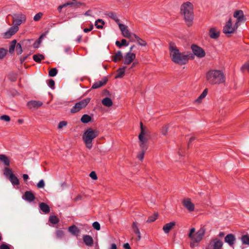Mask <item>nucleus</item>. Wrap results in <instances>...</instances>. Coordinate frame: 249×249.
Returning <instances> with one entry per match:
<instances>
[{
	"label": "nucleus",
	"instance_id": "56",
	"mask_svg": "<svg viewBox=\"0 0 249 249\" xmlns=\"http://www.w3.org/2000/svg\"><path fill=\"white\" fill-rule=\"evenodd\" d=\"M9 79L11 81L14 82L17 80L16 75L14 74H11L9 75Z\"/></svg>",
	"mask_w": 249,
	"mask_h": 249
},
{
	"label": "nucleus",
	"instance_id": "4",
	"mask_svg": "<svg viewBox=\"0 0 249 249\" xmlns=\"http://www.w3.org/2000/svg\"><path fill=\"white\" fill-rule=\"evenodd\" d=\"M98 135V132L91 128H88L83 135L82 139L86 147L90 149L92 147L93 140Z\"/></svg>",
	"mask_w": 249,
	"mask_h": 249
},
{
	"label": "nucleus",
	"instance_id": "5",
	"mask_svg": "<svg viewBox=\"0 0 249 249\" xmlns=\"http://www.w3.org/2000/svg\"><path fill=\"white\" fill-rule=\"evenodd\" d=\"M144 135V128L142 123H141V133L139 135V145L141 150L146 151L148 148V140Z\"/></svg>",
	"mask_w": 249,
	"mask_h": 249
},
{
	"label": "nucleus",
	"instance_id": "62",
	"mask_svg": "<svg viewBox=\"0 0 249 249\" xmlns=\"http://www.w3.org/2000/svg\"><path fill=\"white\" fill-rule=\"evenodd\" d=\"M92 29H93V26H91V27L89 28H85L84 29V32L85 33H88V32L91 31L92 30Z\"/></svg>",
	"mask_w": 249,
	"mask_h": 249
},
{
	"label": "nucleus",
	"instance_id": "52",
	"mask_svg": "<svg viewBox=\"0 0 249 249\" xmlns=\"http://www.w3.org/2000/svg\"><path fill=\"white\" fill-rule=\"evenodd\" d=\"M67 122H66V121H61L58 124V129H61L62 127L65 126L67 125Z\"/></svg>",
	"mask_w": 249,
	"mask_h": 249
},
{
	"label": "nucleus",
	"instance_id": "38",
	"mask_svg": "<svg viewBox=\"0 0 249 249\" xmlns=\"http://www.w3.org/2000/svg\"><path fill=\"white\" fill-rule=\"evenodd\" d=\"M241 241L243 244L249 245V236L248 235L242 236Z\"/></svg>",
	"mask_w": 249,
	"mask_h": 249
},
{
	"label": "nucleus",
	"instance_id": "12",
	"mask_svg": "<svg viewBox=\"0 0 249 249\" xmlns=\"http://www.w3.org/2000/svg\"><path fill=\"white\" fill-rule=\"evenodd\" d=\"M191 49L194 54L197 57L202 58L205 56V52L201 47L196 45H192Z\"/></svg>",
	"mask_w": 249,
	"mask_h": 249
},
{
	"label": "nucleus",
	"instance_id": "18",
	"mask_svg": "<svg viewBox=\"0 0 249 249\" xmlns=\"http://www.w3.org/2000/svg\"><path fill=\"white\" fill-rule=\"evenodd\" d=\"M183 206L190 212H192L195 209V206L193 203L191 202L189 198H185L183 200Z\"/></svg>",
	"mask_w": 249,
	"mask_h": 249
},
{
	"label": "nucleus",
	"instance_id": "42",
	"mask_svg": "<svg viewBox=\"0 0 249 249\" xmlns=\"http://www.w3.org/2000/svg\"><path fill=\"white\" fill-rule=\"evenodd\" d=\"M132 228L133 229L134 232L137 234L140 233V230L137 225V223L136 222H134L133 223Z\"/></svg>",
	"mask_w": 249,
	"mask_h": 249
},
{
	"label": "nucleus",
	"instance_id": "13",
	"mask_svg": "<svg viewBox=\"0 0 249 249\" xmlns=\"http://www.w3.org/2000/svg\"><path fill=\"white\" fill-rule=\"evenodd\" d=\"M136 54L134 53L128 52L124 56V64L129 65L135 60Z\"/></svg>",
	"mask_w": 249,
	"mask_h": 249
},
{
	"label": "nucleus",
	"instance_id": "10",
	"mask_svg": "<svg viewBox=\"0 0 249 249\" xmlns=\"http://www.w3.org/2000/svg\"><path fill=\"white\" fill-rule=\"evenodd\" d=\"M19 30V27L17 26H12L10 27L8 30L2 33L1 36L4 39L10 38L13 36H14Z\"/></svg>",
	"mask_w": 249,
	"mask_h": 249
},
{
	"label": "nucleus",
	"instance_id": "22",
	"mask_svg": "<svg viewBox=\"0 0 249 249\" xmlns=\"http://www.w3.org/2000/svg\"><path fill=\"white\" fill-rule=\"evenodd\" d=\"M175 225V222H171L165 224L163 227V231L165 233H168L173 228V227Z\"/></svg>",
	"mask_w": 249,
	"mask_h": 249
},
{
	"label": "nucleus",
	"instance_id": "6",
	"mask_svg": "<svg viewBox=\"0 0 249 249\" xmlns=\"http://www.w3.org/2000/svg\"><path fill=\"white\" fill-rule=\"evenodd\" d=\"M116 21L119 26L120 30L122 32L123 36L126 38H129L131 41H134V35L135 34L130 33L128 29V27L124 24L120 23L119 22L118 19H116Z\"/></svg>",
	"mask_w": 249,
	"mask_h": 249
},
{
	"label": "nucleus",
	"instance_id": "27",
	"mask_svg": "<svg viewBox=\"0 0 249 249\" xmlns=\"http://www.w3.org/2000/svg\"><path fill=\"white\" fill-rule=\"evenodd\" d=\"M102 104L106 107H110L113 105L111 99L108 97L104 98L102 101Z\"/></svg>",
	"mask_w": 249,
	"mask_h": 249
},
{
	"label": "nucleus",
	"instance_id": "34",
	"mask_svg": "<svg viewBox=\"0 0 249 249\" xmlns=\"http://www.w3.org/2000/svg\"><path fill=\"white\" fill-rule=\"evenodd\" d=\"M45 58L43 55L41 54H35L33 56L34 60L37 63H40L42 60H43Z\"/></svg>",
	"mask_w": 249,
	"mask_h": 249
},
{
	"label": "nucleus",
	"instance_id": "2",
	"mask_svg": "<svg viewBox=\"0 0 249 249\" xmlns=\"http://www.w3.org/2000/svg\"><path fill=\"white\" fill-rule=\"evenodd\" d=\"M206 79L210 85H220L225 82L226 76L222 71L212 69L206 72Z\"/></svg>",
	"mask_w": 249,
	"mask_h": 249
},
{
	"label": "nucleus",
	"instance_id": "50",
	"mask_svg": "<svg viewBox=\"0 0 249 249\" xmlns=\"http://www.w3.org/2000/svg\"><path fill=\"white\" fill-rule=\"evenodd\" d=\"M0 120L5 121V122H9L10 121V118L9 116L6 115H3L0 117Z\"/></svg>",
	"mask_w": 249,
	"mask_h": 249
},
{
	"label": "nucleus",
	"instance_id": "15",
	"mask_svg": "<svg viewBox=\"0 0 249 249\" xmlns=\"http://www.w3.org/2000/svg\"><path fill=\"white\" fill-rule=\"evenodd\" d=\"M233 17L237 18L236 24L237 26H239L240 22H242L245 21V17L244 16L243 12L242 10H237L235 11L233 14Z\"/></svg>",
	"mask_w": 249,
	"mask_h": 249
},
{
	"label": "nucleus",
	"instance_id": "16",
	"mask_svg": "<svg viewBox=\"0 0 249 249\" xmlns=\"http://www.w3.org/2000/svg\"><path fill=\"white\" fill-rule=\"evenodd\" d=\"M210 245H212L213 249H223V243L222 241L217 238H215L211 240Z\"/></svg>",
	"mask_w": 249,
	"mask_h": 249
},
{
	"label": "nucleus",
	"instance_id": "17",
	"mask_svg": "<svg viewBox=\"0 0 249 249\" xmlns=\"http://www.w3.org/2000/svg\"><path fill=\"white\" fill-rule=\"evenodd\" d=\"M235 240L234 235L231 233L227 234L225 237V242L231 247H233Z\"/></svg>",
	"mask_w": 249,
	"mask_h": 249
},
{
	"label": "nucleus",
	"instance_id": "33",
	"mask_svg": "<svg viewBox=\"0 0 249 249\" xmlns=\"http://www.w3.org/2000/svg\"><path fill=\"white\" fill-rule=\"evenodd\" d=\"M134 38H135L138 42V44L141 46H145L147 45L146 42L143 40V39L140 38L138 36L136 35H134Z\"/></svg>",
	"mask_w": 249,
	"mask_h": 249
},
{
	"label": "nucleus",
	"instance_id": "47",
	"mask_svg": "<svg viewBox=\"0 0 249 249\" xmlns=\"http://www.w3.org/2000/svg\"><path fill=\"white\" fill-rule=\"evenodd\" d=\"M146 151L141 150L140 153L138 155L137 157L140 160H142L143 159L144 155Z\"/></svg>",
	"mask_w": 249,
	"mask_h": 249
},
{
	"label": "nucleus",
	"instance_id": "51",
	"mask_svg": "<svg viewBox=\"0 0 249 249\" xmlns=\"http://www.w3.org/2000/svg\"><path fill=\"white\" fill-rule=\"evenodd\" d=\"M48 86L51 88L52 89H53L54 88V81L53 79L49 80L48 83Z\"/></svg>",
	"mask_w": 249,
	"mask_h": 249
},
{
	"label": "nucleus",
	"instance_id": "64",
	"mask_svg": "<svg viewBox=\"0 0 249 249\" xmlns=\"http://www.w3.org/2000/svg\"><path fill=\"white\" fill-rule=\"evenodd\" d=\"M109 249H117V246L116 244H112Z\"/></svg>",
	"mask_w": 249,
	"mask_h": 249
},
{
	"label": "nucleus",
	"instance_id": "35",
	"mask_svg": "<svg viewBox=\"0 0 249 249\" xmlns=\"http://www.w3.org/2000/svg\"><path fill=\"white\" fill-rule=\"evenodd\" d=\"M91 117L87 114L83 115L81 118V121L84 124L88 123L91 121Z\"/></svg>",
	"mask_w": 249,
	"mask_h": 249
},
{
	"label": "nucleus",
	"instance_id": "25",
	"mask_svg": "<svg viewBox=\"0 0 249 249\" xmlns=\"http://www.w3.org/2000/svg\"><path fill=\"white\" fill-rule=\"evenodd\" d=\"M39 208L45 213H48L50 212V209L49 206L44 202L39 204Z\"/></svg>",
	"mask_w": 249,
	"mask_h": 249
},
{
	"label": "nucleus",
	"instance_id": "48",
	"mask_svg": "<svg viewBox=\"0 0 249 249\" xmlns=\"http://www.w3.org/2000/svg\"><path fill=\"white\" fill-rule=\"evenodd\" d=\"M43 14L41 12H39V13H37L35 15V16L34 17V20L36 21H38L40 18H41V17L42 16Z\"/></svg>",
	"mask_w": 249,
	"mask_h": 249
},
{
	"label": "nucleus",
	"instance_id": "31",
	"mask_svg": "<svg viewBox=\"0 0 249 249\" xmlns=\"http://www.w3.org/2000/svg\"><path fill=\"white\" fill-rule=\"evenodd\" d=\"M123 57L122 53L120 51H118L116 52L115 55L113 57V61L115 62H117L122 59Z\"/></svg>",
	"mask_w": 249,
	"mask_h": 249
},
{
	"label": "nucleus",
	"instance_id": "36",
	"mask_svg": "<svg viewBox=\"0 0 249 249\" xmlns=\"http://www.w3.org/2000/svg\"><path fill=\"white\" fill-rule=\"evenodd\" d=\"M115 44L119 48L122 47L123 46H127L128 45L125 39H122L121 42L119 41H116Z\"/></svg>",
	"mask_w": 249,
	"mask_h": 249
},
{
	"label": "nucleus",
	"instance_id": "19",
	"mask_svg": "<svg viewBox=\"0 0 249 249\" xmlns=\"http://www.w3.org/2000/svg\"><path fill=\"white\" fill-rule=\"evenodd\" d=\"M22 198L29 202H32L35 199L34 194L31 191H26L22 196Z\"/></svg>",
	"mask_w": 249,
	"mask_h": 249
},
{
	"label": "nucleus",
	"instance_id": "40",
	"mask_svg": "<svg viewBox=\"0 0 249 249\" xmlns=\"http://www.w3.org/2000/svg\"><path fill=\"white\" fill-rule=\"evenodd\" d=\"M55 234L57 238L61 239L64 236V233L62 230L59 229L56 231Z\"/></svg>",
	"mask_w": 249,
	"mask_h": 249
},
{
	"label": "nucleus",
	"instance_id": "58",
	"mask_svg": "<svg viewBox=\"0 0 249 249\" xmlns=\"http://www.w3.org/2000/svg\"><path fill=\"white\" fill-rule=\"evenodd\" d=\"M242 69L243 70H247L248 71H249V62H247L245 63L242 67Z\"/></svg>",
	"mask_w": 249,
	"mask_h": 249
},
{
	"label": "nucleus",
	"instance_id": "8",
	"mask_svg": "<svg viewBox=\"0 0 249 249\" xmlns=\"http://www.w3.org/2000/svg\"><path fill=\"white\" fill-rule=\"evenodd\" d=\"M238 26L235 23L233 26H232L231 19L230 18L227 22L226 25L224 26L223 32L225 34H230L233 33L238 28Z\"/></svg>",
	"mask_w": 249,
	"mask_h": 249
},
{
	"label": "nucleus",
	"instance_id": "23",
	"mask_svg": "<svg viewBox=\"0 0 249 249\" xmlns=\"http://www.w3.org/2000/svg\"><path fill=\"white\" fill-rule=\"evenodd\" d=\"M107 80L106 78L103 79L102 80L94 83L92 86V88L93 89H98L106 84Z\"/></svg>",
	"mask_w": 249,
	"mask_h": 249
},
{
	"label": "nucleus",
	"instance_id": "3",
	"mask_svg": "<svg viewBox=\"0 0 249 249\" xmlns=\"http://www.w3.org/2000/svg\"><path fill=\"white\" fill-rule=\"evenodd\" d=\"M181 14L184 16V19L188 26L192 25L194 19L193 5L190 2H186L181 5Z\"/></svg>",
	"mask_w": 249,
	"mask_h": 249
},
{
	"label": "nucleus",
	"instance_id": "54",
	"mask_svg": "<svg viewBox=\"0 0 249 249\" xmlns=\"http://www.w3.org/2000/svg\"><path fill=\"white\" fill-rule=\"evenodd\" d=\"M157 216H158V215L157 214H155L153 216H150V217H148V219L147 220V222H152L154 221L157 219Z\"/></svg>",
	"mask_w": 249,
	"mask_h": 249
},
{
	"label": "nucleus",
	"instance_id": "26",
	"mask_svg": "<svg viewBox=\"0 0 249 249\" xmlns=\"http://www.w3.org/2000/svg\"><path fill=\"white\" fill-rule=\"evenodd\" d=\"M126 67H123L122 68H120L117 70V73L115 76V78H120L123 77L125 70Z\"/></svg>",
	"mask_w": 249,
	"mask_h": 249
},
{
	"label": "nucleus",
	"instance_id": "45",
	"mask_svg": "<svg viewBox=\"0 0 249 249\" xmlns=\"http://www.w3.org/2000/svg\"><path fill=\"white\" fill-rule=\"evenodd\" d=\"M16 50L18 54H20L22 53L23 51L21 47V45L20 43H18L16 45Z\"/></svg>",
	"mask_w": 249,
	"mask_h": 249
},
{
	"label": "nucleus",
	"instance_id": "43",
	"mask_svg": "<svg viewBox=\"0 0 249 249\" xmlns=\"http://www.w3.org/2000/svg\"><path fill=\"white\" fill-rule=\"evenodd\" d=\"M74 4H76V5H84V3H82V2H76L75 3L74 2H67V3H65L64 4H63V6L65 7H66L68 5H71V6H72L73 5H74Z\"/></svg>",
	"mask_w": 249,
	"mask_h": 249
},
{
	"label": "nucleus",
	"instance_id": "24",
	"mask_svg": "<svg viewBox=\"0 0 249 249\" xmlns=\"http://www.w3.org/2000/svg\"><path fill=\"white\" fill-rule=\"evenodd\" d=\"M83 241L85 244L90 246L93 244V239L90 235H86L83 236Z\"/></svg>",
	"mask_w": 249,
	"mask_h": 249
},
{
	"label": "nucleus",
	"instance_id": "39",
	"mask_svg": "<svg viewBox=\"0 0 249 249\" xmlns=\"http://www.w3.org/2000/svg\"><path fill=\"white\" fill-rule=\"evenodd\" d=\"M104 24V22L102 19H98L95 22V25L98 29H101L103 28Z\"/></svg>",
	"mask_w": 249,
	"mask_h": 249
},
{
	"label": "nucleus",
	"instance_id": "63",
	"mask_svg": "<svg viewBox=\"0 0 249 249\" xmlns=\"http://www.w3.org/2000/svg\"><path fill=\"white\" fill-rule=\"evenodd\" d=\"M39 44L38 40H36L33 44L34 48H37Z\"/></svg>",
	"mask_w": 249,
	"mask_h": 249
},
{
	"label": "nucleus",
	"instance_id": "7",
	"mask_svg": "<svg viewBox=\"0 0 249 249\" xmlns=\"http://www.w3.org/2000/svg\"><path fill=\"white\" fill-rule=\"evenodd\" d=\"M90 98H87L80 101L76 103L74 106L71 108V113H75L79 111L82 108H85L87 105L89 103Z\"/></svg>",
	"mask_w": 249,
	"mask_h": 249
},
{
	"label": "nucleus",
	"instance_id": "41",
	"mask_svg": "<svg viewBox=\"0 0 249 249\" xmlns=\"http://www.w3.org/2000/svg\"><path fill=\"white\" fill-rule=\"evenodd\" d=\"M7 50L4 48L0 49V60L2 59L7 54Z\"/></svg>",
	"mask_w": 249,
	"mask_h": 249
},
{
	"label": "nucleus",
	"instance_id": "1",
	"mask_svg": "<svg viewBox=\"0 0 249 249\" xmlns=\"http://www.w3.org/2000/svg\"><path fill=\"white\" fill-rule=\"evenodd\" d=\"M169 50L171 60L175 63L183 65L188 61V55L185 53H180L174 43H169Z\"/></svg>",
	"mask_w": 249,
	"mask_h": 249
},
{
	"label": "nucleus",
	"instance_id": "60",
	"mask_svg": "<svg viewBox=\"0 0 249 249\" xmlns=\"http://www.w3.org/2000/svg\"><path fill=\"white\" fill-rule=\"evenodd\" d=\"M195 228H192L190 230V233L189 234V237L190 238H191L193 237V236L194 235L193 234L195 232Z\"/></svg>",
	"mask_w": 249,
	"mask_h": 249
},
{
	"label": "nucleus",
	"instance_id": "30",
	"mask_svg": "<svg viewBox=\"0 0 249 249\" xmlns=\"http://www.w3.org/2000/svg\"><path fill=\"white\" fill-rule=\"evenodd\" d=\"M9 179L13 185L15 186L19 185V180L15 175H13L11 177H10Z\"/></svg>",
	"mask_w": 249,
	"mask_h": 249
},
{
	"label": "nucleus",
	"instance_id": "44",
	"mask_svg": "<svg viewBox=\"0 0 249 249\" xmlns=\"http://www.w3.org/2000/svg\"><path fill=\"white\" fill-rule=\"evenodd\" d=\"M57 73V70L56 68L52 69L49 71V75L50 77H54Z\"/></svg>",
	"mask_w": 249,
	"mask_h": 249
},
{
	"label": "nucleus",
	"instance_id": "9",
	"mask_svg": "<svg viewBox=\"0 0 249 249\" xmlns=\"http://www.w3.org/2000/svg\"><path fill=\"white\" fill-rule=\"evenodd\" d=\"M26 16L22 14H14L13 16V26L18 27L26 21Z\"/></svg>",
	"mask_w": 249,
	"mask_h": 249
},
{
	"label": "nucleus",
	"instance_id": "29",
	"mask_svg": "<svg viewBox=\"0 0 249 249\" xmlns=\"http://www.w3.org/2000/svg\"><path fill=\"white\" fill-rule=\"evenodd\" d=\"M3 175L6 177H8L9 178L10 177H11L13 175H14L13 173V172L12 171V169L10 168H8V167H5L3 169Z\"/></svg>",
	"mask_w": 249,
	"mask_h": 249
},
{
	"label": "nucleus",
	"instance_id": "11",
	"mask_svg": "<svg viewBox=\"0 0 249 249\" xmlns=\"http://www.w3.org/2000/svg\"><path fill=\"white\" fill-rule=\"evenodd\" d=\"M205 229L204 228H201L191 238L194 242L199 243L203 238L205 233Z\"/></svg>",
	"mask_w": 249,
	"mask_h": 249
},
{
	"label": "nucleus",
	"instance_id": "57",
	"mask_svg": "<svg viewBox=\"0 0 249 249\" xmlns=\"http://www.w3.org/2000/svg\"><path fill=\"white\" fill-rule=\"evenodd\" d=\"M16 47V46L10 44L9 49V53H13L14 52Z\"/></svg>",
	"mask_w": 249,
	"mask_h": 249
},
{
	"label": "nucleus",
	"instance_id": "37",
	"mask_svg": "<svg viewBox=\"0 0 249 249\" xmlns=\"http://www.w3.org/2000/svg\"><path fill=\"white\" fill-rule=\"evenodd\" d=\"M49 221L53 224H56L59 222V220L56 216L51 215L49 217Z\"/></svg>",
	"mask_w": 249,
	"mask_h": 249
},
{
	"label": "nucleus",
	"instance_id": "20",
	"mask_svg": "<svg viewBox=\"0 0 249 249\" xmlns=\"http://www.w3.org/2000/svg\"><path fill=\"white\" fill-rule=\"evenodd\" d=\"M42 104L43 103L41 102L36 100L30 101L27 103L28 107L30 108L36 107L37 108L41 107Z\"/></svg>",
	"mask_w": 249,
	"mask_h": 249
},
{
	"label": "nucleus",
	"instance_id": "59",
	"mask_svg": "<svg viewBox=\"0 0 249 249\" xmlns=\"http://www.w3.org/2000/svg\"><path fill=\"white\" fill-rule=\"evenodd\" d=\"M0 249H10L8 245L6 244H2L0 246Z\"/></svg>",
	"mask_w": 249,
	"mask_h": 249
},
{
	"label": "nucleus",
	"instance_id": "21",
	"mask_svg": "<svg viewBox=\"0 0 249 249\" xmlns=\"http://www.w3.org/2000/svg\"><path fill=\"white\" fill-rule=\"evenodd\" d=\"M0 161L3 165L7 167L9 166L10 165L9 159L4 154H0Z\"/></svg>",
	"mask_w": 249,
	"mask_h": 249
},
{
	"label": "nucleus",
	"instance_id": "32",
	"mask_svg": "<svg viewBox=\"0 0 249 249\" xmlns=\"http://www.w3.org/2000/svg\"><path fill=\"white\" fill-rule=\"evenodd\" d=\"M69 231L73 235H77L79 230L75 225H72L69 227Z\"/></svg>",
	"mask_w": 249,
	"mask_h": 249
},
{
	"label": "nucleus",
	"instance_id": "53",
	"mask_svg": "<svg viewBox=\"0 0 249 249\" xmlns=\"http://www.w3.org/2000/svg\"><path fill=\"white\" fill-rule=\"evenodd\" d=\"M168 129V127L167 125H165V126H163L161 129V133L163 135H165L167 133Z\"/></svg>",
	"mask_w": 249,
	"mask_h": 249
},
{
	"label": "nucleus",
	"instance_id": "28",
	"mask_svg": "<svg viewBox=\"0 0 249 249\" xmlns=\"http://www.w3.org/2000/svg\"><path fill=\"white\" fill-rule=\"evenodd\" d=\"M207 89H205L199 96L195 100V102L199 104L201 102L202 100L204 98L207 94Z\"/></svg>",
	"mask_w": 249,
	"mask_h": 249
},
{
	"label": "nucleus",
	"instance_id": "61",
	"mask_svg": "<svg viewBox=\"0 0 249 249\" xmlns=\"http://www.w3.org/2000/svg\"><path fill=\"white\" fill-rule=\"evenodd\" d=\"M124 249H131L130 246L128 243H125L123 245Z\"/></svg>",
	"mask_w": 249,
	"mask_h": 249
},
{
	"label": "nucleus",
	"instance_id": "49",
	"mask_svg": "<svg viewBox=\"0 0 249 249\" xmlns=\"http://www.w3.org/2000/svg\"><path fill=\"white\" fill-rule=\"evenodd\" d=\"M92 226L93 228L97 231H99L100 229V225L98 222H94L92 224Z\"/></svg>",
	"mask_w": 249,
	"mask_h": 249
},
{
	"label": "nucleus",
	"instance_id": "14",
	"mask_svg": "<svg viewBox=\"0 0 249 249\" xmlns=\"http://www.w3.org/2000/svg\"><path fill=\"white\" fill-rule=\"evenodd\" d=\"M220 30L216 27H213L210 29L209 35L210 37L214 39H217L220 36Z\"/></svg>",
	"mask_w": 249,
	"mask_h": 249
},
{
	"label": "nucleus",
	"instance_id": "55",
	"mask_svg": "<svg viewBox=\"0 0 249 249\" xmlns=\"http://www.w3.org/2000/svg\"><path fill=\"white\" fill-rule=\"evenodd\" d=\"M89 176L90 177V178L93 179H96L97 178V177L96 176V174L95 173V172L94 171H92L90 174H89Z\"/></svg>",
	"mask_w": 249,
	"mask_h": 249
},
{
	"label": "nucleus",
	"instance_id": "46",
	"mask_svg": "<svg viewBox=\"0 0 249 249\" xmlns=\"http://www.w3.org/2000/svg\"><path fill=\"white\" fill-rule=\"evenodd\" d=\"M36 187L38 188H43L45 187V182L43 179H41L37 183Z\"/></svg>",
	"mask_w": 249,
	"mask_h": 249
}]
</instances>
